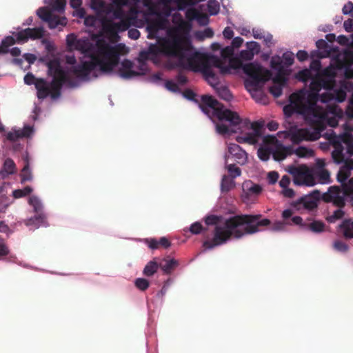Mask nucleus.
I'll use <instances>...</instances> for the list:
<instances>
[{
    "mask_svg": "<svg viewBox=\"0 0 353 353\" xmlns=\"http://www.w3.org/2000/svg\"><path fill=\"white\" fill-rule=\"evenodd\" d=\"M299 81L305 85L307 90H301L290 97L291 108L296 113L301 114L305 122L315 125L298 129L294 134V139L298 141H316L321 137L328 139L327 134L333 130L324 132V127L337 126L339 121L343 116V111L338 106L327 103L332 101L343 102L346 99V90L353 89V83L342 82L340 88H336L323 74L314 76L309 69L299 71L296 74Z\"/></svg>",
    "mask_w": 353,
    "mask_h": 353,
    "instance_id": "1",
    "label": "nucleus"
},
{
    "mask_svg": "<svg viewBox=\"0 0 353 353\" xmlns=\"http://www.w3.org/2000/svg\"><path fill=\"white\" fill-rule=\"evenodd\" d=\"M201 101L203 105L199 104L201 110L210 119L216 117L219 120L215 125L216 132L224 137L239 132L236 141L257 147V155L262 161H268L270 157L276 161H281L293 154L303 158L313 154L311 149L302 146L296 148L286 147L275 136L266 134L263 121H242L236 112L227 109L210 96H203Z\"/></svg>",
    "mask_w": 353,
    "mask_h": 353,
    "instance_id": "2",
    "label": "nucleus"
},
{
    "mask_svg": "<svg viewBox=\"0 0 353 353\" xmlns=\"http://www.w3.org/2000/svg\"><path fill=\"white\" fill-rule=\"evenodd\" d=\"M66 43L83 54L81 64L73 70L81 75L82 79L92 80L101 75H108L131 80L145 75L149 71L142 57L137 59V63L127 59L120 61L121 52L116 45L105 42L93 45L88 37L78 39L73 33L67 35Z\"/></svg>",
    "mask_w": 353,
    "mask_h": 353,
    "instance_id": "3",
    "label": "nucleus"
},
{
    "mask_svg": "<svg viewBox=\"0 0 353 353\" xmlns=\"http://www.w3.org/2000/svg\"><path fill=\"white\" fill-rule=\"evenodd\" d=\"M327 135L328 141L334 147L332 152L333 161L336 164L343 163L336 176L342 189L336 186L330 187L325 195L326 200L339 207L327 217L329 223H334L344 216L341 208L344 206L345 199L349 198L353 200V177L348 179L353 170V136L347 132L336 134L332 131Z\"/></svg>",
    "mask_w": 353,
    "mask_h": 353,
    "instance_id": "4",
    "label": "nucleus"
},
{
    "mask_svg": "<svg viewBox=\"0 0 353 353\" xmlns=\"http://www.w3.org/2000/svg\"><path fill=\"white\" fill-rule=\"evenodd\" d=\"M161 52L168 57L175 59L176 67L200 72L221 99L226 101L232 99L233 97L229 88L220 83L218 76L213 71L215 68L214 65L203 61V57L200 52L183 48L179 38L174 37L165 41Z\"/></svg>",
    "mask_w": 353,
    "mask_h": 353,
    "instance_id": "5",
    "label": "nucleus"
},
{
    "mask_svg": "<svg viewBox=\"0 0 353 353\" xmlns=\"http://www.w3.org/2000/svg\"><path fill=\"white\" fill-rule=\"evenodd\" d=\"M261 218V214L235 216L226 219L216 215L206 216L204 219L205 224L215 227L213 237L203 243L204 251L222 245L232 237L240 239L245 235L260 232L259 227L270 225V219Z\"/></svg>",
    "mask_w": 353,
    "mask_h": 353,
    "instance_id": "6",
    "label": "nucleus"
},
{
    "mask_svg": "<svg viewBox=\"0 0 353 353\" xmlns=\"http://www.w3.org/2000/svg\"><path fill=\"white\" fill-rule=\"evenodd\" d=\"M99 6L92 4V9L97 12L105 14L101 19L102 30L110 37H116L119 33L127 30L130 26L142 28L148 19V14H144L143 19H139V11L131 10L126 14L123 8L118 6L106 5L102 0L97 1Z\"/></svg>",
    "mask_w": 353,
    "mask_h": 353,
    "instance_id": "7",
    "label": "nucleus"
},
{
    "mask_svg": "<svg viewBox=\"0 0 353 353\" xmlns=\"http://www.w3.org/2000/svg\"><path fill=\"white\" fill-rule=\"evenodd\" d=\"M66 63L70 65L63 66L57 60L50 61L48 63V73L52 77L51 81V88L54 91L52 94V99L57 100L61 96L62 88H78L83 81L89 80L82 79L81 75L78 72L73 71L74 68L79 64L77 63V60L74 54L65 56Z\"/></svg>",
    "mask_w": 353,
    "mask_h": 353,
    "instance_id": "8",
    "label": "nucleus"
},
{
    "mask_svg": "<svg viewBox=\"0 0 353 353\" xmlns=\"http://www.w3.org/2000/svg\"><path fill=\"white\" fill-rule=\"evenodd\" d=\"M243 42L241 37H236L232 38L231 46L223 47L219 43H213L211 45L212 52L201 54L203 61L212 63L221 74H232L239 66L234 50L239 48Z\"/></svg>",
    "mask_w": 353,
    "mask_h": 353,
    "instance_id": "9",
    "label": "nucleus"
},
{
    "mask_svg": "<svg viewBox=\"0 0 353 353\" xmlns=\"http://www.w3.org/2000/svg\"><path fill=\"white\" fill-rule=\"evenodd\" d=\"M325 161L317 159L314 165L307 166H289L288 172L292 175L293 182L297 186L312 187L316 184H329L331 182L330 173L325 168Z\"/></svg>",
    "mask_w": 353,
    "mask_h": 353,
    "instance_id": "10",
    "label": "nucleus"
},
{
    "mask_svg": "<svg viewBox=\"0 0 353 353\" xmlns=\"http://www.w3.org/2000/svg\"><path fill=\"white\" fill-rule=\"evenodd\" d=\"M243 72L248 76L245 80V89L256 103L266 104L268 97L263 91V87L272 78L271 71L259 63H250L243 66Z\"/></svg>",
    "mask_w": 353,
    "mask_h": 353,
    "instance_id": "11",
    "label": "nucleus"
},
{
    "mask_svg": "<svg viewBox=\"0 0 353 353\" xmlns=\"http://www.w3.org/2000/svg\"><path fill=\"white\" fill-rule=\"evenodd\" d=\"M175 9L170 6H163V8L157 10L153 8H150L148 12L139 11V19H143L144 14H148V18L144 23V26L147 24V30L150 34L157 37L159 30L167 29L168 21L167 18L172 14Z\"/></svg>",
    "mask_w": 353,
    "mask_h": 353,
    "instance_id": "12",
    "label": "nucleus"
},
{
    "mask_svg": "<svg viewBox=\"0 0 353 353\" xmlns=\"http://www.w3.org/2000/svg\"><path fill=\"white\" fill-rule=\"evenodd\" d=\"M65 6V0H56L50 10L42 7L39 8L36 13L42 21L48 23L49 28L54 29L60 26L62 28L66 26L67 19L65 17H60L54 12L63 13Z\"/></svg>",
    "mask_w": 353,
    "mask_h": 353,
    "instance_id": "13",
    "label": "nucleus"
},
{
    "mask_svg": "<svg viewBox=\"0 0 353 353\" xmlns=\"http://www.w3.org/2000/svg\"><path fill=\"white\" fill-rule=\"evenodd\" d=\"M294 212L292 209H285L282 212V218L287 220L292 217V223L298 225L303 230L310 231L315 234H320L325 231V224L320 220L314 219H307L303 221V219L296 215H294Z\"/></svg>",
    "mask_w": 353,
    "mask_h": 353,
    "instance_id": "14",
    "label": "nucleus"
},
{
    "mask_svg": "<svg viewBox=\"0 0 353 353\" xmlns=\"http://www.w3.org/2000/svg\"><path fill=\"white\" fill-rule=\"evenodd\" d=\"M45 30L43 26H37L34 28H26L17 32L14 36H8L4 38L1 45L7 49L10 46H12L16 42L19 43H23L28 41V39H38L44 36Z\"/></svg>",
    "mask_w": 353,
    "mask_h": 353,
    "instance_id": "15",
    "label": "nucleus"
},
{
    "mask_svg": "<svg viewBox=\"0 0 353 353\" xmlns=\"http://www.w3.org/2000/svg\"><path fill=\"white\" fill-rule=\"evenodd\" d=\"M23 80L24 83L27 85H30L34 84L37 90V97L39 99H43L49 95L52 97V93H54V91L51 88V83L47 84L43 79H37L35 81L34 76L30 72L25 75Z\"/></svg>",
    "mask_w": 353,
    "mask_h": 353,
    "instance_id": "16",
    "label": "nucleus"
},
{
    "mask_svg": "<svg viewBox=\"0 0 353 353\" xmlns=\"http://www.w3.org/2000/svg\"><path fill=\"white\" fill-rule=\"evenodd\" d=\"M261 192L262 188L260 185L250 180L245 181L242 184L241 199L245 203L252 204L255 202Z\"/></svg>",
    "mask_w": 353,
    "mask_h": 353,
    "instance_id": "17",
    "label": "nucleus"
},
{
    "mask_svg": "<svg viewBox=\"0 0 353 353\" xmlns=\"http://www.w3.org/2000/svg\"><path fill=\"white\" fill-rule=\"evenodd\" d=\"M34 132L33 126L25 124L23 128H12L10 131L5 132L3 134L4 145L7 144V142L14 143L22 138H30Z\"/></svg>",
    "mask_w": 353,
    "mask_h": 353,
    "instance_id": "18",
    "label": "nucleus"
},
{
    "mask_svg": "<svg viewBox=\"0 0 353 353\" xmlns=\"http://www.w3.org/2000/svg\"><path fill=\"white\" fill-rule=\"evenodd\" d=\"M14 172L15 163L11 159H6L3 168L0 170V194L4 195L7 193V189L10 188V183L5 182L4 179Z\"/></svg>",
    "mask_w": 353,
    "mask_h": 353,
    "instance_id": "19",
    "label": "nucleus"
},
{
    "mask_svg": "<svg viewBox=\"0 0 353 353\" xmlns=\"http://www.w3.org/2000/svg\"><path fill=\"white\" fill-rule=\"evenodd\" d=\"M320 192L314 191L312 194L301 197L299 199V205L307 210H312L317 208Z\"/></svg>",
    "mask_w": 353,
    "mask_h": 353,
    "instance_id": "20",
    "label": "nucleus"
},
{
    "mask_svg": "<svg viewBox=\"0 0 353 353\" xmlns=\"http://www.w3.org/2000/svg\"><path fill=\"white\" fill-rule=\"evenodd\" d=\"M228 153L238 163L244 164L247 161V153L239 145L229 143L228 145Z\"/></svg>",
    "mask_w": 353,
    "mask_h": 353,
    "instance_id": "21",
    "label": "nucleus"
},
{
    "mask_svg": "<svg viewBox=\"0 0 353 353\" xmlns=\"http://www.w3.org/2000/svg\"><path fill=\"white\" fill-rule=\"evenodd\" d=\"M270 65L272 70L276 72V80L279 79L280 77H285V72L288 67L284 64L283 59L279 55L273 56L270 61Z\"/></svg>",
    "mask_w": 353,
    "mask_h": 353,
    "instance_id": "22",
    "label": "nucleus"
},
{
    "mask_svg": "<svg viewBox=\"0 0 353 353\" xmlns=\"http://www.w3.org/2000/svg\"><path fill=\"white\" fill-rule=\"evenodd\" d=\"M24 223L30 230H35L41 226H48L46 216L44 213L38 214L37 215L30 217L26 219Z\"/></svg>",
    "mask_w": 353,
    "mask_h": 353,
    "instance_id": "23",
    "label": "nucleus"
},
{
    "mask_svg": "<svg viewBox=\"0 0 353 353\" xmlns=\"http://www.w3.org/2000/svg\"><path fill=\"white\" fill-rule=\"evenodd\" d=\"M271 79L273 80V85L269 88V91L274 97H279L282 94L283 87L286 85L287 79L280 77L276 80V77H272Z\"/></svg>",
    "mask_w": 353,
    "mask_h": 353,
    "instance_id": "24",
    "label": "nucleus"
},
{
    "mask_svg": "<svg viewBox=\"0 0 353 353\" xmlns=\"http://www.w3.org/2000/svg\"><path fill=\"white\" fill-rule=\"evenodd\" d=\"M339 230L345 239H353V221L344 219L339 225Z\"/></svg>",
    "mask_w": 353,
    "mask_h": 353,
    "instance_id": "25",
    "label": "nucleus"
},
{
    "mask_svg": "<svg viewBox=\"0 0 353 353\" xmlns=\"http://www.w3.org/2000/svg\"><path fill=\"white\" fill-rule=\"evenodd\" d=\"M24 161L26 164L23 166L20 175L21 183H24L26 181H31L33 179L32 170L30 167V162L28 153H26L24 157Z\"/></svg>",
    "mask_w": 353,
    "mask_h": 353,
    "instance_id": "26",
    "label": "nucleus"
},
{
    "mask_svg": "<svg viewBox=\"0 0 353 353\" xmlns=\"http://www.w3.org/2000/svg\"><path fill=\"white\" fill-rule=\"evenodd\" d=\"M157 259V258H154L145 265L143 270V275L146 276H152L157 272L159 267Z\"/></svg>",
    "mask_w": 353,
    "mask_h": 353,
    "instance_id": "27",
    "label": "nucleus"
},
{
    "mask_svg": "<svg viewBox=\"0 0 353 353\" xmlns=\"http://www.w3.org/2000/svg\"><path fill=\"white\" fill-rule=\"evenodd\" d=\"M164 263L161 265V268L164 274H170L172 271L179 265V262L174 259H163Z\"/></svg>",
    "mask_w": 353,
    "mask_h": 353,
    "instance_id": "28",
    "label": "nucleus"
},
{
    "mask_svg": "<svg viewBox=\"0 0 353 353\" xmlns=\"http://www.w3.org/2000/svg\"><path fill=\"white\" fill-rule=\"evenodd\" d=\"M28 203L33 208L35 213H43V205L41 200L38 196L35 195L30 196L28 199Z\"/></svg>",
    "mask_w": 353,
    "mask_h": 353,
    "instance_id": "29",
    "label": "nucleus"
},
{
    "mask_svg": "<svg viewBox=\"0 0 353 353\" xmlns=\"http://www.w3.org/2000/svg\"><path fill=\"white\" fill-rule=\"evenodd\" d=\"M283 219L285 223L280 221H276L270 230L273 232H282L285 230L286 225H294L292 221V217L288 218L287 220H285L283 218Z\"/></svg>",
    "mask_w": 353,
    "mask_h": 353,
    "instance_id": "30",
    "label": "nucleus"
},
{
    "mask_svg": "<svg viewBox=\"0 0 353 353\" xmlns=\"http://www.w3.org/2000/svg\"><path fill=\"white\" fill-rule=\"evenodd\" d=\"M236 57L238 59L239 64V66L237 68V69L242 68L243 70V66L245 64L242 65L241 61H250L253 59L254 55L252 52H249V50L245 48V50H242L238 56L236 55Z\"/></svg>",
    "mask_w": 353,
    "mask_h": 353,
    "instance_id": "31",
    "label": "nucleus"
},
{
    "mask_svg": "<svg viewBox=\"0 0 353 353\" xmlns=\"http://www.w3.org/2000/svg\"><path fill=\"white\" fill-rule=\"evenodd\" d=\"M234 186V181L227 175H223L221 182V192H228Z\"/></svg>",
    "mask_w": 353,
    "mask_h": 353,
    "instance_id": "32",
    "label": "nucleus"
},
{
    "mask_svg": "<svg viewBox=\"0 0 353 353\" xmlns=\"http://www.w3.org/2000/svg\"><path fill=\"white\" fill-rule=\"evenodd\" d=\"M207 7L210 16L216 15L220 11L219 3L216 0H209Z\"/></svg>",
    "mask_w": 353,
    "mask_h": 353,
    "instance_id": "33",
    "label": "nucleus"
},
{
    "mask_svg": "<svg viewBox=\"0 0 353 353\" xmlns=\"http://www.w3.org/2000/svg\"><path fill=\"white\" fill-rule=\"evenodd\" d=\"M204 228L203 227L201 222L196 221L193 223H192L189 228H185L183 229V231L185 232L187 231H189L192 234H201Z\"/></svg>",
    "mask_w": 353,
    "mask_h": 353,
    "instance_id": "34",
    "label": "nucleus"
},
{
    "mask_svg": "<svg viewBox=\"0 0 353 353\" xmlns=\"http://www.w3.org/2000/svg\"><path fill=\"white\" fill-rule=\"evenodd\" d=\"M32 192V188L30 186H26L23 189H18L12 191V196L15 199L23 197Z\"/></svg>",
    "mask_w": 353,
    "mask_h": 353,
    "instance_id": "35",
    "label": "nucleus"
},
{
    "mask_svg": "<svg viewBox=\"0 0 353 353\" xmlns=\"http://www.w3.org/2000/svg\"><path fill=\"white\" fill-rule=\"evenodd\" d=\"M134 283L136 288L141 291L146 290L150 286V282L144 278H137Z\"/></svg>",
    "mask_w": 353,
    "mask_h": 353,
    "instance_id": "36",
    "label": "nucleus"
},
{
    "mask_svg": "<svg viewBox=\"0 0 353 353\" xmlns=\"http://www.w3.org/2000/svg\"><path fill=\"white\" fill-rule=\"evenodd\" d=\"M333 248L339 252L345 253L348 249L349 246L341 240H336L333 242Z\"/></svg>",
    "mask_w": 353,
    "mask_h": 353,
    "instance_id": "37",
    "label": "nucleus"
},
{
    "mask_svg": "<svg viewBox=\"0 0 353 353\" xmlns=\"http://www.w3.org/2000/svg\"><path fill=\"white\" fill-rule=\"evenodd\" d=\"M227 170L231 176L230 178L233 179L239 176L241 174V169L239 167L236 166L234 164L228 165Z\"/></svg>",
    "mask_w": 353,
    "mask_h": 353,
    "instance_id": "38",
    "label": "nucleus"
},
{
    "mask_svg": "<svg viewBox=\"0 0 353 353\" xmlns=\"http://www.w3.org/2000/svg\"><path fill=\"white\" fill-rule=\"evenodd\" d=\"M246 49H248L249 52H252L254 56L259 53L261 47L256 41H252L246 43Z\"/></svg>",
    "mask_w": 353,
    "mask_h": 353,
    "instance_id": "39",
    "label": "nucleus"
},
{
    "mask_svg": "<svg viewBox=\"0 0 353 353\" xmlns=\"http://www.w3.org/2000/svg\"><path fill=\"white\" fill-rule=\"evenodd\" d=\"M99 23V19L92 15L86 16L84 19V25L88 28H94Z\"/></svg>",
    "mask_w": 353,
    "mask_h": 353,
    "instance_id": "40",
    "label": "nucleus"
},
{
    "mask_svg": "<svg viewBox=\"0 0 353 353\" xmlns=\"http://www.w3.org/2000/svg\"><path fill=\"white\" fill-rule=\"evenodd\" d=\"M283 59V62L285 65L289 68L294 63V54L290 51H287L281 57Z\"/></svg>",
    "mask_w": 353,
    "mask_h": 353,
    "instance_id": "41",
    "label": "nucleus"
},
{
    "mask_svg": "<svg viewBox=\"0 0 353 353\" xmlns=\"http://www.w3.org/2000/svg\"><path fill=\"white\" fill-rule=\"evenodd\" d=\"M165 294H161V291H159L151 302L156 307H160L163 305L164 302V296Z\"/></svg>",
    "mask_w": 353,
    "mask_h": 353,
    "instance_id": "42",
    "label": "nucleus"
},
{
    "mask_svg": "<svg viewBox=\"0 0 353 353\" xmlns=\"http://www.w3.org/2000/svg\"><path fill=\"white\" fill-rule=\"evenodd\" d=\"M321 69V63L319 60H313L310 65L309 70H310L312 72L314 71L316 72V75H319L322 74Z\"/></svg>",
    "mask_w": 353,
    "mask_h": 353,
    "instance_id": "43",
    "label": "nucleus"
},
{
    "mask_svg": "<svg viewBox=\"0 0 353 353\" xmlns=\"http://www.w3.org/2000/svg\"><path fill=\"white\" fill-rule=\"evenodd\" d=\"M9 254V248L4 240L0 238V259Z\"/></svg>",
    "mask_w": 353,
    "mask_h": 353,
    "instance_id": "44",
    "label": "nucleus"
},
{
    "mask_svg": "<svg viewBox=\"0 0 353 353\" xmlns=\"http://www.w3.org/2000/svg\"><path fill=\"white\" fill-rule=\"evenodd\" d=\"M165 88L172 92H178L179 91L177 84L172 81L168 80L165 82Z\"/></svg>",
    "mask_w": 353,
    "mask_h": 353,
    "instance_id": "45",
    "label": "nucleus"
},
{
    "mask_svg": "<svg viewBox=\"0 0 353 353\" xmlns=\"http://www.w3.org/2000/svg\"><path fill=\"white\" fill-rule=\"evenodd\" d=\"M161 76H162V74H161V72L155 73L153 75H152L151 77H150L148 79V81L150 83H152L159 85L162 81V77Z\"/></svg>",
    "mask_w": 353,
    "mask_h": 353,
    "instance_id": "46",
    "label": "nucleus"
},
{
    "mask_svg": "<svg viewBox=\"0 0 353 353\" xmlns=\"http://www.w3.org/2000/svg\"><path fill=\"white\" fill-rule=\"evenodd\" d=\"M214 35V31L210 28H205L203 31L199 33L198 37L202 39L205 38H211Z\"/></svg>",
    "mask_w": 353,
    "mask_h": 353,
    "instance_id": "47",
    "label": "nucleus"
},
{
    "mask_svg": "<svg viewBox=\"0 0 353 353\" xmlns=\"http://www.w3.org/2000/svg\"><path fill=\"white\" fill-rule=\"evenodd\" d=\"M182 95L186 99L198 103V101L195 99L196 95L193 91L190 90H186L182 93Z\"/></svg>",
    "mask_w": 353,
    "mask_h": 353,
    "instance_id": "48",
    "label": "nucleus"
},
{
    "mask_svg": "<svg viewBox=\"0 0 353 353\" xmlns=\"http://www.w3.org/2000/svg\"><path fill=\"white\" fill-rule=\"evenodd\" d=\"M130 26L127 30H128V37L132 39H137L140 37V32L137 28H132Z\"/></svg>",
    "mask_w": 353,
    "mask_h": 353,
    "instance_id": "49",
    "label": "nucleus"
},
{
    "mask_svg": "<svg viewBox=\"0 0 353 353\" xmlns=\"http://www.w3.org/2000/svg\"><path fill=\"white\" fill-rule=\"evenodd\" d=\"M144 241L145 243H147L148 246L152 249L155 250L158 248L159 246V242L155 239H145Z\"/></svg>",
    "mask_w": 353,
    "mask_h": 353,
    "instance_id": "50",
    "label": "nucleus"
},
{
    "mask_svg": "<svg viewBox=\"0 0 353 353\" xmlns=\"http://www.w3.org/2000/svg\"><path fill=\"white\" fill-rule=\"evenodd\" d=\"M279 179V174L276 172L272 171L268 174V181L270 184H274Z\"/></svg>",
    "mask_w": 353,
    "mask_h": 353,
    "instance_id": "51",
    "label": "nucleus"
},
{
    "mask_svg": "<svg viewBox=\"0 0 353 353\" xmlns=\"http://www.w3.org/2000/svg\"><path fill=\"white\" fill-rule=\"evenodd\" d=\"M24 60L28 63V68L36 61V56L34 54L26 53L23 56Z\"/></svg>",
    "mask_w": 353,
    "mask_h": 353,
    "instance_id": "52",
    "label": "nucleus"
},
{
    "mask_svg": "<svg viewBox=\"0 0 353 353\" xmlns=\"http://www.w3.org/2000/svg\"><path fill=\"white\" fill-rule=\"evenodd\" d=\"M345 114L348 117L353 118V92L349 101V105L345 110Z\"/></svg>",
    "mask_w": 353,
    "mask_h": 353,
    "instance_id": "53",
    "label": "nucleus"
},
{
    "mask_svg": "<svg viewBox=\"0 0 353 353\" xmlns=\"http://www.w3.org/2000/svg\"><path fill=\"white\" fill-rule=\"evenodd\" d=\"M72 15L74 17H77L79 19H85L86 17L85 15V10L83 8H79L75 9V10L73 12Z\"/></svg>",
    "mask_w": 353,
    "mask_h": 353,
    "instance_id": "54",
    "label": "nucleus"
},
{
    "mask_svg": "<svg viewBox=\"0 0 353 353\" xmlns=\"http://www.w3.org/2000/svg\"><path fill=\"white\" fill-rule=\"evenodd\" d=\"M342 11L343 14H351L353 12V3L351 1H348L343 6Z\"/></svg>",
    "mask_w": 353,
    "mask_h": 353,
    "instance_id": "55",
    "label": "nucleus"
},
{
    "mask_svg": "<svg viewBox=\"0 0 353 353\" xmlns=\"http://www.w3.org/2000/svg\"><path fill=\"white\" fill-rule=\"evenodd\" d=\"M223 37L225 39H231L234 37V31L230 27H226L223 31Z\"/></svg>",
    "mask_w": 353,
    "mask_h": 353,
    "instance_id": "56",
    "label": "nucleus"
},
{
    "mask_svg": "<svg viewBox=\"0 0 353 353\" xmlns=\"http://www.w3.org/2000/svg\"><path fill=\"white\" fill-rule=\"evenodd\" d=\"M290 183V179L288 175H283L279 181V185L282 188H288Z\"/></svg>",
    "mask_w": 353,
    "mask_h": 353,
    "instance_id": "57",
    "label": "nucleus"
},
{
    "mask_svg": "<svg viewBox=\"0 0 353 353\" xmlns=\"http://www.w3.org/2000/svg\"><path fill=\"white\" fill-rule=\"evenodd\" d=\"M252 34L255 39H262L264 37V32L259 28H253Z\"/></svg>",
    "mask_w": 353,
    "mask_h": 353,
    "instance_id": "58",
    "label": "nucleus"
},
{
    "mask_svg": "<svg viewBox=\"0 0 353 353\" xmlns=\"http://www.w3.org/2000/svg\"><path fill=\"white\" fill-rule=\"evenodd\" d=\"M296 58L300 61H304L308 58V54L305 50H299L296 53Z\"/></svg>",
    "mask_w": 353,
    "mask_h": 353,
    "instance_id": "59",
    "label": "nucleus"
},
{
    "mask_svg": "<svg viewBox=\"0 0 353 353\" xmlns=\"http://www.w3.org/2000/svg\"><path fill=\"white\" fill-rule=\"evenodd\" d=\"M41 112V108L38 105H35L33 108L30 118L32 121H36Z\"/></svg>",
    "mask_w": 353,
    "mask_h": 353,
    "instance_id": "60",
    "label": "nucleus"
},
{
    "mask_svg": "<svg viewBox=\"0 0 353 353\" xmlns=\"http://www.w3.org/2000/svg\"><path fill=\"white\" fill-rule=\"evenodd\" d=\"M263 39V41L266 46L268 47H270L273 43H272V35L270 33H268L266 35L264 34V37L262 38Z\"/></svg>",
    "mask_w": 353,
    "mask_h": 353,
    "instance_id": "61",
    "label": "nucleus"
},
{
    "mask_svg": "<svg viewBox=\"0 0 353 353\" xmlns=\"http://www.w3.org/2000/svg\"><path fill=\"white\" fill-rule=\"evenodd\" d=\"M172 282V281L170 279H168V280H166L164 282V284H163L162 288L160 290L161 294H166V292L168 291V289L170 287V285H171Z\"/></svg>",
    "mask_w": 353,
    "mask_h": 353,
    "instance_id": "62",
    "label": "nucleus"
},
{
    "mask_svg": "<svg viewBox=\"0 0 353 353\" xmlns=\"http://www.w3.org/2000/svg\"><path fill=\"white\" fill-rule=\"evenodd\" d=\"M266 127L270 131H276L279 128V124L274 121H271L268 123Z\"/></svg>",
    "mask_w": 353,
    "mask_h": 353,
    "instance_id": "63",
    "label": "nucleus"
},
{
    "mask_svg": "<svg viewBox=\"0 0 353 353\" xmlns=\"http://www.w3.org/2000/svg\"><path fill=\"white\" fill-rule=\"evenodd\" d=\"M159 245L163 246L165 248H168L170 246V242L166 237L160 238L159 241H158Z\"/></svg>",
    "mask_w": 353,
    "mask_h": 353,
    "instance_id": "64",
    "label": "nucleus"
}]
</instances>
